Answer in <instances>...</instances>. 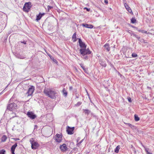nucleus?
I'll return each mask as SVG.
<instances>
[{
    "mask_svg": "<svg viewBox=\"0 0 154 154\" xmlns=\"http://www.w3.org/2000/svg\"><path fill=\"white\" fill-rule=\"evenodd\" d=\"M44 93L47 96L52 99H55L56 98L57 93L52 88H45Z\"/></svg>",
    "mask_w": 154,
    "mask_h": 154,
    "instance_id": "obj_1",
    "label": "nucleus"
},
{
    "mask_svg": "<svg viewBox=\"0 0 154 154\" xmlns=\"http://www.w3.org/2000/svg\"><path fill=\"white\" fill-rule=\"evenodd\" d=\"M29 141L31 144V148L33 149H37L39 146L38 143L35 141L33 138L30 139Z\"/></svg>",
    "mask_w": 154,
    "mask_h": 154,
    "instance_id": "obj_2",
    "label": "nucleus"
},
{
    "mask_svg": "<svg viewBox=\"0 0 154 154\" xmlns=\"http://www.w3.org/2000/svg\"><path fill=\"white\" fill-rule=\"evenodd\" d=\"M80 53L82 56H84L86 54H91V51L88 48L86 49V48H81L80 49Z\"/></svg>",
    "mask_w": 154,
    "mask_h": 154,
    "instance_id": "obj_3",
    "label": "nucleus"
},
{
    "mask_svg": "<svg viewBox=\"0 0 154 154\" xmlns=\"http://www.w3.org/2000/svg\"><path fill=\"white\" fill-rule=\"evenodd\" d=\"M32 6L31 3L30 2H26L23 6V10L25 12H28Z\"/></svg>",
    "mask_w": 154,
    "mask_h": 154,
    "instance_id": "obj_4",
    "label": "nucleus"
},
{
    "mask_svg": "<svg viewBox=\"0 0 154 154\" xmlns=\"http://www.w3.org/2000/svg\"><path fill=\"white\" fill-rule=\"evenodd\" d=\"M7 108L11 111L16 110L17 109V106L14 103H12L8 105Z\"/></svg>",
    "mask_w": 154,
    "mask_h": 154,
    "instance_id": "obj_5",
    "label": "nucleus"
},
{
    "mask_svg": "<svg viewBox=\"0 0 154 154\" xmlns=\"http://www.w3.org/2000/svg\"><path fill=\"white\" fill-rule=\"evenodd\" d=\"M34 87L33 86H31L29 88L28 91L26 93V95L27 96L31 95L34 91Z\"/></svg>",
    "mask_w": 154,
    "mask_h": 154,
    "instance_id": "obj_6",
    "label": "nucleus"
},
{
    "mask_svg": "<svg viewBox=\"0 0 154 154\" xmlns=\"http://www.w3.org/2000/svg\"><path fill=\"white\" fill-rule=\"evenodd\" d=\"M54 140L58 143L60 142L62 140V136L60 134H57L55 136Z\"/></svg>",
    "mask_w": 154,
    "mask_h": 154,
    "instance_id": "obj_7",
    "label": "nucleus"
},
{
    "mask_svg": "<svg viewBox=\"0 0 154 154\" xmlns=\"http://www.w3.org/2000/svg\"><path fill=\"white\" fill-rule=\"evenodd\" d=\"M74 129V127H73L71 128L69 126L67 127V128L66 130V131L69 134H72L73 133V130Z\"/></svg>",
    "mask_w": 154,
    "mask_h": 154,
    "instance_id": "obj_8",
    "label": "nucleus"
},
{
    "mask_svg": "<svg viewBox=\"0 0 154 154\" xmlns=\"http://www.w3.org/2000/svg\"><path fill=\"white\" fill-rule=\"evenodd\" d=\"M79 45L81 48H86V46L85 43L83 42L81 38H78Z\"/></svg>",
    "mask_w": 154,
    "mask_h": 154,
    "instance_id": "obj_9",
    "label": "nucleus"
},
{
    "mask_svg": "<svg viewBox=\"0 0 154 154\" xmlns=\"http://www.w3.org/2000/svg\"><path fill=\"white\" fill-rule=\"evenodd\" d=\"M27 115L28 117L32 119H35L36 117V115L34 114L32 112H28Z\"/></svg>",
    "mask_w": 154,
    "mask_h": 154,
    "instance_id": "obj_10",
    "label": "nucleus"
},
{
    "mask_svg": "<svg viewBox=\"0 0 154 154\" xmlns=\"http://www.w3.org/2000/svg\"><path fill=\"white\" fill-rule=\"evenodd\" d=\"M60 148L61 151L63 152L66 151L67 149L66 146L65 144H63L62 145H61Z\"/></svg>",
    "mask_w": 154,
    "mask_h": 154,
    "instance_id": "obj_11",
    "label": "nucleus"
},
{
    "mask_svg": "<svg viewBox=\"0 0 154 154\" xmlns=\"http://www.w3.org/2000/svg\"><path fill=\"white\" fill-rule=\"evenodd\" d=\"M17 146V143H15L14 145H13L11 148V151L12 154H15L14 151L16 147Z\"/></svg>",
    "mask_w": 154,
    "mask_h": 154,
    "instance_id": "obj_12",
    "label": "nucleus"
},
{
    "mask_svg": "<svg viewBox=\"0 0 154 154\" xmlns=\"http://www.w3.org/2000/svg\"><path fill=\"white\" fill-rule=\"evenodd\" d=\"M82 25L83 26L88 28L92 29L93 27V25L91 24L89 25L88 24H82Z\"/></svg>",
    "mask_w": 154,
    "mask_h": 154,
    "instance_id": "obj_13",
    "label": "nucleus"
},
{
    "mask_svg": "<svg viewBox=\"0 0 154 154\" xmlns=\"http://www.w3.org/2000/svg\"><path fill=\"white\" fill-rule=\"evenodd\" d=\"M124 6L127 10L130 13L132 12V10L130 8L129 6L126 3L124 4Z\"/></svg>",
    "mask_w": 154,
    "mask_h": 154,
    "instance_id": "obj_14",
    "label": "nucleus"
},
{
    "mask_svg": "<svg viewBox=\"0 0 154 154\" xmlns=\"http://www.w3.org/2000/svg\"><path fill=\"white\" fill-rule=\"evenodd\" d=\"M99 62L100 64L104 67H106V63L105 62L102 60H100Z\"/></svg>",
    "mask_w": 154,
    "mask_h": 154,
    "instance_id": "obj_15",
    "label": "nucleus"
},
{
    "mask_svg": "<svg viewBox=\"0 0 154 154\" xmlns=\"http://www.w3.org/2000/svg\"><path fill=\"white\" fill-rule=\"evenodd\" d=\"M44 15V13H43L42 14L40 13L38 15H37L36 20L37 21H38V20H39L41 19L42 17Z\"/></svg>",
    "mask_w": 154,
    "mask_h": 154,
    "instance_id": "obj_16",
    "label": "nucleus"
},
{
    "mask_svg": "<svg viewBox=\"0 0 154 154\" xmlns=\"http://www.w3.org/2000/svg\"><path fill=\"white\" fill-rule=\"evenodd\" d=\"M77 38L76 37V33L75 32L72 35V40L73 42H75L77 41Z\"/></svg>",
    "mask_w": 154,
    "mask_h": 154,
    "instance_id": "obj_17",
    "label": "nucleus"
},
{
    "mask_svg": "<svg viewBox=\"0 0 154 154\" xmlns=\"http://www.w3.org/2000/svg\"><path fill=\"white\" fill-rule=\"evenodd\" d=\"M105 48L107 50V51H109L110 50L109 45L108 44H106L104 45Z\"/></svg>",
    "mask_w": 154,
    "mask_h": 154,
    "instance_id": "obj_18",
    "label": "nucleus"
},
{
    "mask_svg": "<svg viewBox=\"0 0 154 154\" xmlns=\"http://www.w3.org/2000/svg\"><path fill=\"white\" fill-rule=\"evenodd\" d=\"M62 93L63 94V95L65 96V97H66L67 94V92L66 91V90L65 88H64L62 90Z\"/></svg>",
    "mask_w": 154,
    "mask_h": 154,
    "instance_id": "obj_19",
    "label": "nucleus"
},
{
    "mask_svg": "<svg viewBox=\"0 0 154 154\" xmlns=\"http://www.w3.org/2000/svg\"><path fill=\"white\" fill-rule=\"evenodd\" d=\"M81 67L82 68V69L84 70V71L86 72L87 73V69L85 68L84 66V64L83 63H81L80 64Z\"/></svg>",
    "mask_w": 154,
    "mask_h": 154,
    "instance_id": "obj_20",
    "label": "nucleus"
},
{
    "mask_svg": "<svg viewBox=\"0 0 154 154\" xmlns=\"http://www.w3.org/2000/svg\"><path fill=\"white\" fill-rule=\"evenodd\" d=\"M139 32H141L143 33H145L146 34H149L151 35H152V34L150 32H147V31H145L143 30H138Z\"/></svg>",
    "mask_w": 154,
    "mask_h": 154,
    "instance_id": "obj_21",
    "label": "nucleus"
},
{
    "mask_svg": "<svg viewBox=\"0 0 154 154\" xmlns=\"http://www.w3.org/2000/svg\"><path fill=\"white\" fill-rule=\"evenodd\" d=\"M120 149V146L119 145H118L117 146L116 148L115 149V152L116 153H118L119 151V150Z\"/></svg>",
    "mask_w": 154,
    "mask_h": 154,
    "instance_id": "obj_22",
    "label": "nucleus"
},
{
    "mask_svg": "<svg viewBox=\"0 0 154 154\" xmlns=\"http://www.w3.org/2000/svg\"><path fill=\"white\" fill-rule=\"evenodd\" d=\"M7 139V137L5 135H3L1 139L2 142H5Z\"/></svg>",
    "mask_w": 154,
    "mask_h": 154,
    "instance_id": "obj_23",
    "label": "nucleus"
},
{
    "mask_svg": "<svg viewBox=\"0 0 154 154\" xmlns=\"http://www.w3.org/2000/svg\"><path fill=\"white\" fill-rule=\"evenodd\" d=\"M85 114H88L91 112L88 109H83Z\"/></svg>",
    "mask_w": 154,
    "mask_h": 154,
    "instance_id": "obj_24",
    "label": "nucleus"
},
{
    "mask_svg": "<svg viewBox=\"0 0 154 154\" xmlns=\"http://www.w3.org/2000/svg\"><path fill=\"white\" fill-rule=\"evenodd\" d=\"M134 119L135 121H138L140 120L139 118L136 115H134Z\"/></svg>",
    "mask_w": 154,
    "mask_h": 154,
    "instance_id": "obj_25",
    "label": "nucleus"
},
{
    "mask_svg": "<svg viewBox=\"0 0 154 154\" xmlns=\"http://www.w3.org/2000/svg\"><path fill=\"white\" fill-rule=\"evenodd\" d=\"M136 20L134 18H132L131 19V22L132 23H135Z\"/></svg>",
    "mask_w": 154,
    "mask_h": 154,
    "instance_id": "obj_26",
    "label": "nucleus"
},
{
    "mask_svg": "<svg viewBox=\"0 0 154 154\" xmlns=\"http://www.w3.org/2000/svg\"><path fill=\"white\" fill-rule=\"evenodd\" d=\"M5 151L4 149H2L0 151V154H5Z\"/></svg>",
    "mask_w": 154,
    "mask_h": 154,
    "instance_id": "obj_27",
    "label": "nucleus"
},
{
    "mask_svg": "<svg viewBox=\"0 0 154 154\" xmlns=\"http://www.w3.org/2000/svg\"><path fill=\"white\" fill-rule=\"evenodd\" d=\"M132 56L133 57H136L137 56V55L135 53H133L132 54Z\"/></svg>",
    "mask_w": 154,
    "mask_h": 154,
    "instance_id": "obj_28",
    "label": "nucleus"
},
{
    "mask_svg": "<svg viewBox=\"0 0 154 154\" xmlns=\"http://www.w3.org/2000/svg\"><path fill=\"white\" fill-rule=\"evenodd\" d=\"M83 140V139H82L81 140L79 143H78L77 145L78 146H79L80 145L81 143L82 142Z\"/></svg>",
    "mask_w": 154,
    "mask_h": 154,
    "instance_id": "obj_29",
    "label": "nucleus"
},
{
    "mask_svg": "<svg viewBox=\"0 0 154 154\" xmlns=\"http://www.w3.org/2000/svg\"><path fill=\"white\" fill-rule=\"evenodd\" d=\"M126 124L128 125L131 128H133L134 127L133 125H132L130 123H126Z\"/></svg>",
    "mask_w": 154,
    "mask_h": 154,
    "instance_id": "obj_30",
    "label": "nucleus"
},
{
    "mask_svg": "<svg viewBox=\"0 0 154 154\" xmlns=\"http://www.w3.org/2000/svg\"><path fill=\"white\" fill-rule=\"evenodd\" d=\"M82 104V103L80 102H78L76 104V106H79L81 105Z\"/></svg>",
    "mask_w": 154,
    "mask_h": 154,
    "instance_id": "obj_31",
    "label": "nucleus"
},
{
    "mask_svg": "<svg viewBox=\"0 0 154 154\" xmlns=\"http://www.w3.org/2000/svg\"><path fill=\"white\" fill-rule=\"evenodd\" d=\"M144 148L145 149V151L147 152V154H148V153H149V152H148V149H147L146 148V147H145L144 146Z\"/></svg>",
    "mask_w": 154,
    "mask_h": 154,
    "instance_id": "obj_32",
    "label": "nucleus"
},
{
    "mask_svg": "<svg viewBox=\"0 0 154 154\" xmlns=\"http://www.w3.org/2000/svg\"><path fill=\"white\" fill-rule=\"evenodd\" d=\"M136 38L140 41H141L142 39H141L140 38V37H139L138 36Z\"/></svg>",
    "mask_w": 154,
    "mask_h": 154,
    "instance_id": "obj_33",
    "label": "nucleus"
},
{
    "mask_svg": "<svg viewBox=\"0 0 154 154\" xmlns=\"http://www.w3.org/2000/svg\"><path fill=\"white\" fill-rule=\"evenodd\" d=\"M128 101L129 102H131V98L130 97H128Z\"/></svg>",
    "mask_w": 154,
    "mask_h": 154,
    "instance_id": "obj_34",
    "label": "nucleus"
},
{
    "mask_svg": "<svg viewBox=\"0 0 154 154\" xmlns=\"http://www.w3.org/2000/svg\"><path fill=\"white\" fill-rule=\"evenodd\" d=\"M72 88H73L72 86H70L69 87V90L70 91H71L72 90Z\"/></svg>",
    "mask_w": 154,
    "mask_h": 154,
    "instance_id": "obj_35",
    "label": "nucleus"
},
{
    "mask_svg": "<svg viewBox=\"0 0 154 154\" xmlns=\"http://www.w3.org/2000/svg\"><path fill=\"white\" fill-rule=\"evenodd\" d=\"M85 9H86L87 11H89L90 10V9L88 8H85Z\"/></svg>",
    "mask_w": 154,
    "mask_h": 154,
    "instance_id": "obj_36",
    "label": "nucleus"
},
{
    "mask_svg": "<svg viewBox=\"0 0 154 154\" xmlns=\"http://www.w3.org/2000/svg\"><path fill=\"white\" fill-rule=\"evenodd\" d=\"M104 2L106 4H107L108 3L107 0H105Z\"/></svg>",
    "mask_w": 154,
    "mask_h": 154,
    "instance_id": "obj_37",
    "label": "nucleus"
},
{
    "mask_svg": "<svg viewBox=\"0 0 154 154\" xmlns=\"http://www.w3.org/2000/svg\"><path fill=\"white\" fill-rule=\"evenodd\" d=\"M84 58L85 59H88V57L87 56H86Z\"/></svg>",
    "mask_w": 154,
    "mask_h": 154,
    "instance_id": "obj_38",
    "label": "nucleus"
},
{
    "mask_svg": "<svg viewBox=\"0 0 154 154\" xmlns=\"http://www.w3.org/2000/svg\"><path fill=\"white\" fill-rule=\"evenodd\" d=\"M21 43H23L24 44H26V42L25 41H23V42H21Z\"/></svg>",
    "mask_w": 154,
    "mask_h": 154,
    "instance_id": "obj_39",
    "label": "nucleus"
},
{
    "mask_svg": "<svg viewBox=\"0 0 154 154\" xmlns=\"http://www.w3.org/2000/svg\"><path fill=\"white\" fill-rule=\"evenodd\" d=\"M14 140H15V141H17V140H19V138H14Z\"/></svg>",
    "mask_w": 154,
    "mask_h": 154,
    "instance_id": "obj_40",
    "label": "nucleus"
},
{
    "mask_svg": "<svg viewBox=\"0 0 154 154\" xmlns=\"http://www.w3.org/2000/svg\"><path fill=\"white\" fill-rule=\"evenodd\" d=\"M134 35L135 36L136 38L138 36L135 34H134Z\"/></svg>",
    "mask_w": 154,
    "mask_h": 154,
    "instance_id": "obj_41",
    "label": "nucleus"
},
{
    "mask_svg": "<svg viewBox=\"0 0 154 154\" xmlns=\"http://www.w3.org/2000/svg\"><path fill=\"white\" fill-rule=\"evenodd\" d=\"M38 127V126L37 125H35V129L37 128Z\"/></svg>",
    "mask_w": 154,
    "mask_h": 154,
    "instance_id": "obj_42",
    "label": "nucleus"
},
{
    "mask_svg": "<svg viewBox=\"0 0 154 154\" xmlns=\"http://www.w3.org/2000/svg\"><path fill=\"white\" fill-rule=\"evenodd\" d=\"M152 154V153H150V152H149V153H148V154Z\"/></svg>",
    "mask_w": 154,
    "mask_h": 154,
    "instance_id": "obj_43",
    "label": "nucleus"
},
{
    "mask_svg": "<svg viewBox=\"0 0 154 154\" xmlns=\"http://www.w3.org/2000/svg\"><path fill=\"white\" fill-rule=\"evenodd\" d=\"M50 58L51 59H52V57H51L50 56Z\"/></svg>",
    "mask_w": 154,
    "mask_h": 154,
    "instance_id": "obj_44",
    "label": "nucleus"
},
{
    "mask_svg": "<svg viewBox=\"0 0 154 154\" xmlns=\"http://www.w3.org/2000/svg\"><path fill=\"white\" fill-rule=\"evenodd\" d=\"M50 58L51 59H52V57H51L50 56Z\"/></svg>",
    "mask_w": 154,
    "mask_h": 154,
    "instance_id": "obj_45",
    "label": "nucleus"
},
{
    "mask_svg": "<svg viewBox=\"0 0 154 154\" xmlns=\"http://www.w3.org/2000/svg\"><path fill=\"white\" fill-rule=\"evenodd\" d=\"M50 7V8H51V7Z\"/></svg>",
    "mask_w": 154,
    "mask_h": 154,
    "instance_id": "obj_46",
    "label": "nucleus"
},
{
    "mask_svg": "<svg viewBox=\"0 0 154 154\" xmlns=\"http://www.w3.org/2000/svg\"><path fill=\"white\" fill-rule=\"evenodd\" d=\"M50 7V8H51V7Z\"/></svg>",
    "mask_w": 154,
    "mask_h": 154,
    "instance_id": "obj_47",
    "label": "nucleus"
},
{
    "mask_svg": "<svg viewBox=\"0 0 154 154\" xmlns=\"http://www.w3.org/2000/svg\"><path fill=\"white\" fill-rule=\"evenodd\" d=\"M134 27V28H135V26H134V27Z\"/></svg>",
    "mask_w": 154,
    "mask_h": 154,
    "instance_id": "obj_48",
    "label": "nucleus"
}]
</instances>
